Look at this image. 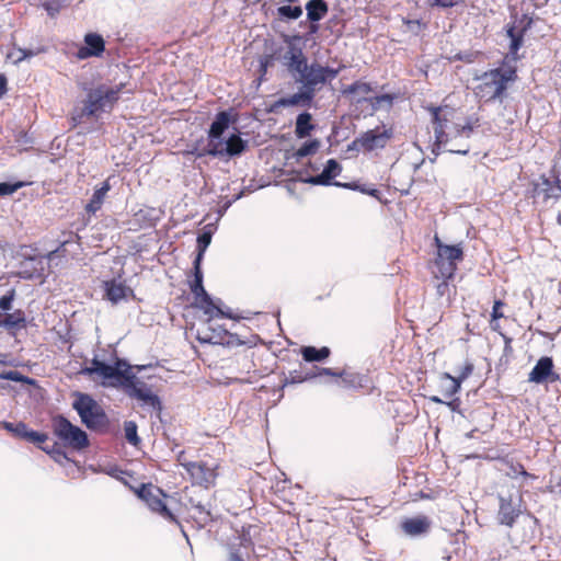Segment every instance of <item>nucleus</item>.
Returning a JSON list of instances; mask_svg holds the SVG:
<instances>
[{"mask_svg": "<svg viewBox=\"0 0 561 561\" xmlns=\"http://www.w3.org/2000/svg\"><path fill=\"white\" fill-rule=\"evenodd\" d=\"M234 121L229 111L217 113L207 131V144L196 142L190 153L196 158H233L242 154L248 148V140L241 137L237 128L229 130Z\"/></svg>", "mask_w": 561, "mask_h": 561, "instance_id": "f257e3e1", "label": "nucleus"}, {"mask_svg": "<svg viewBox=\"0 0 561 561\" xmlns=\"http://www.w3.org/2000/svg\"><path fill=\"white\" fill-rule=\"evenodd\" d=\"M480 83L474 88V95L485 103L503 102L510 83L517 80L516 66L508 64L504 57L500 67L484 71L476 77Z\"/></svg>", "mask_w": 561, "mask_h": 561, "instance_id": "f03ea898", "label": "nucleus"}, {"mask_svg": "<svg viewBox=\"0 0 561 561\" xmlns=\"http://www.w3.org/2000/svg\"><path fill=\"white\" fill-rule=\"evenodd\" d=\"M190 289L195 298L198 300L196 307L202 309L205 314L209 317L208 320L214 317L236 319L234 314L229 308L224 310L221 299H214L204 287V274L202 271V264L193 263V280L190 283Z\"/></svg>", "mask_w": 561, "mask_h": 561, "instance_id": "7ed1b4c3", "label": "nucleus"}, {"mask_svg": "<svg viewBox=\"0 0 561 561\" xmlns=\"http://www.w3.org/2000/svg\"><path fill=\"white\" fill-rule=\"evenodd\" d=\"M72 409L80 416L81 423L90 431H99L108 424L104 409L89 393L75 392Z\"/></svg>", "mask_w": 561, "mask_h": 561, "instance_id": "20e7f679", "label": "nucleus"}, {"mask_svg": "<svg viewBox=\"0 0 561 561\" xmlns=\"http://www.w3.org/2000/svg\"><path fill=\"white\" fill-rule=\"evenodd\" d=\"M123 87V83L114 88L99 84L95 88L89 89L83 101L82 115L95 116L101 112L111 111L117 102Z\"/></svg>", "mask_w": 561, "mask_h": 561, "instance_id": "39448f33", "label": "nucleus"}, {"mask_svg": "<svg viewBox=\"0 0 561 561\" xmlns=\"http://www.w3.org/2000/svg\"><path fill=\"white\" fill-rule=\"evenodd\" d=\"M51 430L54 435L62 443L64 447L81 451L90 446L87 432L78 425L72 424L62 414L53 416Z\"/></svg>", "mask_w": 561, "mask_h": 561, "instance_id": "423d86ee", "label": "nucleus"}, {"mask_svg": "<svg viewBox=\"0 0 561 561\" xmlns=\"http://www.w3.org/2000/svg\"><path fill=\"white\" fill-rule=\"evenodd\" d=\"M550 176L542 174L534 183L533 197L537 203H548L561 197V170L552 169Z\"/></svg>", "mask_w": 561, "mask_h": 561, "instance_id": "0eeeda50", "label": "nucleus"}, {"mask_svg": "<svg viewBox=\"0 0 561 561\" xmlns=\"http://www.w3.org/2000/svg\"><path fill=\"white\" fill-rule=\"evenodd\" d=\"M283 41L287 44V50L282 58L283 65L290 76H301V72L307 70L308 58L304 54L300 43L294 42L290 35H285Z\"/></svg>", "mask_w": 561, "mask_h": 561, "instance_id": "6e6552de", "label": "nucleus"}, {"mask_svg": "<svg viewBox=\"0 0 561 561\" xmlns=\"http://www.w3.org/2000/svg\"><path fill=\"white\" fill-rule=\"evenodd\" d=\"M104 379L112 380L113 386L122 387L125 393L139 380L131 371V366L123 358H116L114 364L108 365Z\"/></svg>", "mask_w": 561, "mask_h": 561, "instance_id": "1a4fd4ad", "label": "nucleus"}, {"mask_svg": "<svg viewBox=\"0 0 561 561\" xmlns=\"http://www.w3.org/2000/svg\"><path fill=\"white\" fill-rule=\"evenodd\" d=\"M342 172V165L336 159H329L320 174L310 175L307 169H301L297 172L298 180L302 183L311 185L329 186L334 185L337 181L334 179Z\"/></svg>", "mask_w": 561, "mask_h": 561, "instance_id": "9d476101", "label": "nucleus"}, {"mask_svg": "<svg viewBox=\"0 0 561 561\" xmlns=\"http://www.w3.org/2000/svg\"><path fill=\"white\" fill-rule=\"evenodd\" d=\"M290 77L296 83L300 84L299 90L290 95L280 98L276 104L284 107H310L317 94L316 89L302 79L301 76Z\"/></svg>", "mask_w": 561, "mask_h": 561, "instance_id": "9b49d317", "label": "nucleus"}, {"mask_svg": "<svg viewBox=\"0 0 561 561\" xmlns=\"http://www.w3.org/2000/svg\"><path fill=\"white\" fill-rule=\"evenodd\" d=\"M340 68H332L330 66H322L314 61L308 64L307 70L301 72V78L305 79L318 92L319 85H324L333 81L340 73Z\"/></svg>", "mask_w": 561, "mask_h": 561, "instance_id": "f8f14e48", "label": "nucleus"}, {"mask_svg": "<svg viewBox=\"0 0 561 561\" xmlns=\"http://www.w3.org/2000/svg\"><path fill=\"white\" fill-rule=\"evenodd\" d=\"M181 465L190 474L193 484H197L206 489L215 484L217 478V467L215 465H208L204 461H188Z\"/></svg>", "mask_w": 561, "mask_h": 561, "instance_id": "ddd939ff", "label": "nucleus"}, {"mask_svg": "<svg viewBox=\"0 0 561 561\" xmlns=\"http://www.w3.org/2000/svg\"><path fill=\"white\" fill-rule=\"evenodd\" d=\"M499 511H497V522L501 525H504L508 528H512L516 519L522 514V499L514 500L512 495L504 496L499 495Z\"/></svg>", "mask_w": 561, "mask_h": 561, "instance_id": "4468645a", "label": "nucleus"}, {"mask_svg": "<svg viewBox=\"0 0 561 561\" xmlns=\"http://www.w3.org/2000/svg\"><path fill=\"white\" fill-rule=\"evenodd\" d=\"M393 137V129L391 127L380 130L379 127L369 129L360 134L362 149L371 152L376 149L386 148L388 141Z\"/></svg>", "mask_w": 561, "mask_h": 561, "instance_id": "2eb2a0df", "label": "nucleus"}, {"mask_svg": "<svg viewBox=\"0 0 561 561\" xmlns=\"http://www.w3.org/2000/svg\"><path fill=\"white\" fill-rule=\"evenodd\" d=\"M126 396L141 401L142 407H150L153 411L161 413L162 402L158 394L153 393L148 385L140 379L127 390Z\"/></svg>", "mask_w": 561, "mask_h": 561, "instance_id": "dca6fc26", "label": "nucleus"}, {"mask_svg": "<svg viewBox=\"0 0 561 561\" xmlns=\"http://www.w3.org/2000/svg\"><path fill=\"white\" fill-rule=\"evenodd\" d=\"M105 50V41L99 33H87L83 38V45L79 47L76 57L84 60L91 57H101Z\"/></svg>", "mask_w": 561, "mask_h": 561, "instance_id": "f3484780", "label": "nucleus"}, {"mask_svg": "<svg viewBox=\"0 0 561 561\" xmlns=\"http://www.w3.org/2000/svg\"><path fill=\"white\" fill-rule=\"evenodd\" d=\"M432 522L425 515H417L403 519L400 527L404 535L411 538L421 537L428 534Z\"/></svg>", "mask_w": 561, "mask_h": 561, "instance_id": "a211bd4d", "label": "nucleus"}, {"mask_svg": "<svg viewBox=\"0 0 561 561\" xmlns=\"http://www.w3.org/2000/svg\"><path fill=\"white\" fill-rule=\"evenodd\" d=\"M165 493L157 486V491L150 492L145 503L147 506L154 513H158L164 519L170 523L179 524L176 516L168 508L167 504L163 502L162 497H165Z\"/></svg>", "mask_w": 561, "mask_h": 561, "instance_id": "6ab92c4d", "label": "nucleus"}, {"mask_svg": "<svg viewBox=\"0 0 561 561\" xmlns=\"http://www.w3.org/2000/svg\"><path fill=\"white\" fill-rule=\"evenodd\" d=\"M105 298L113 305L126 300L128 296H134V290L123 283L111 279L104 282Z\"/></svg>", "mask_w": 561, "mask_h": 561, "instance_id": "aec40b11", "label": "nucleus"}, {"mask_svg": "<svg viewBox=\"0 0 561 561\" xmlns=\"http://www.w3.org/2000/svg\"><path fill=\"white\" fill-rule=\"evenodd\" d=\"M553 369V360L549 356L540 357L528 376V381L535 383L547 382Z\"/></svg>", "mask_w": 561, "mask_h": 561, "instance_id": "412c9836", "label": "nucleus"}, {"mask_svg": "<svg viewBox=\"0 0 561 561\" xmlns=\"http://www.w3.org/2000/svg\"><path fill=\"white\" fill-rule=\"evenodd\" d=\"M1 328L5 329L12 336L16 335V332L26 328V317L23 310L18 309L13 312H4L3 320L1 321Z\"/></svg>", "mask_w": 561, "mask_h": 561, "instance_id": "4be33fe9", "label": "nucleus"}, {"mask_svg": "<svg viewBox=\"0 0 561 561\" xmlns=\"http://www.w3.org/2000/svg\"><path fill=\"white\" fill-rule=\"evenodd\" d=\"M432 114V123L434 125V134L437 139V146L450 141V135L446 131L447 119L440 116L442 107L432 106L428 108Z\"/></svg>", "mask_w": 561, "mask_h": 561, "instance_id": "5701e85b", "label": "nucleus"}, {"mask_svg": "<svg viewBox=\"0 0 561 561\" xmlns=\"http://www.w3.org/2000/svg\"><path fill=\"white\" fill-rule=\"evenodd\" d=\"M316 127L311 113L305 111L297 115L295 121V135L298 139L308 138Z\"/></svg>", "mask_w": 561, "mask_h": 561, "instance_id": "b1692460", "label": "nucleus"}, {"mask_svg": "<svg viewBox=\"0 0 561 561\" xmlns=\"http://www.w3.org/2000/svg\"><path fill=\"white\" fill-rule=\"evenodd\" d=\"M110 190L111 184L108 179L102 182L101 185L94 190L89 203L85 205V210L88 214L94 215L98 210L101 209Z\"/></svg>", "mask_w": 561, "mask_h": 561, "instance_id": "393cba45", "label": "nucleus"}, {"mask_svg": "<svg viewBox=\"0 0 561 561\" xmlns=\"http://www.w3.org/2000/svg\"><path fill=\"white\" fill-rule=\"evenodd\" d=\"M305 9L308 22H320L329 12V4L325 0H308Z\"/></svg>", "mask_w": 561, "mask_h": 561, "instance_id": "a878e982", "label": "nucleus"}, {"mask_svg": "<svg viewBox=\"0 0 561 561\" xmlns=\"http://www.w3.org/2000/svg\"><path fill=\"white\" fill-rule=\"evenodd\" d=\"M437 244V255L444 260L456 263L461 261L463 257V251L460 244L455 245H446L440 242V240L435 238Z\"/></svg>", "mask_w": 561, "mask_h": 561, "instance_id": "bb28decb", "label": "nucleus"}, {"mask_svg": "<svg viewBox=\"0 0 561 561\" xmlns=\"http://www.w3.org/2000/svg\"><path fill=\"white\" fill-rule=\"evenodd\" d=\"M301 356L307 363L323 362L330 356V348L322 346L317 348L314 346H302L300 350Z\"/></svg>", "mask_w": 561, "mask_h": 561, "instance_id": "cd10ccee", "label": "nucleus"}, {"mask_svg": "<svg viewBox=\"0 0 561 561\" xmlns=\"http://www.w3.org/2000/svg\"><path fill=\"white\" fill-rule=\"evenodd\" d=\"M393 96L391 94L385 93L371 98L363 96L356 100L357 104L368 103L371 106V114L378 111L382 103H386L388 107L392 106Z\"/></svg>", "mask_w": 561, "mask_h": 561, "instance_id": "c85d7f7f", "label": "nucleus"}, {"mask_svg": "<svg viewBox=\"0 0 561 561\" xmlns=\"http://www.w3.org/2000/svg\"><path fill=\"white\" fill-rule=\"evenodd\" d=\"M321 141L317 138L305 141L294 153L293 158L299 162L302 158L317 153Z\"/></svg>", "mask_w": 561, "mask_h": 561, "instance_id": "c756f323", "label": "nucleus"}, {"mask_svg": "<svg viewBox=\"0 0 561 561\" xmlns=\"http://www.w3.org/2000/svg\"><path fill=\"white\" fill-rule=\"evenodd\" d=\"M213 233L210 230L204 229L196 239L197 242V253L195 255V259L193 263L202 264V261L204 259V254L206 249L209 247L211 242Z\"/></svg>", "mask_w": 561, "mask_h": 561, "instance_id": "7c9ffc66", "label": "nucleus"}, {"mask_svg": "<svg viewBox=\"0 0 561 561\" xmlns=\"http://www.w3.org/2000/svg\"><path fill=\"white\" fill-rule=\"evenodd\" d=\"M278 19L283 22H289L298 20L302 15V7L301 5H280L277 8Z\"/></svg>", "mask_w": 561, "mask_h": 561, "instance_id": "2f4dec72", "label": "nucleus"}, {"mask_svg": "<svg viewBox=\"0 0 561 561\" xmlns=\"http://www.w3.org/2000/svg\"><path fill=\"white\" fill-rule=\"evenodd\" d=\"M317 378V374L311 370L294 369L290 370L288 376L285 378L283 386L291 385V383H300L310 379Z\"/></svg>", "mask_w": 561, "mask_h": 561, "instance_id": "473e14b6", "label": "nucleus"}, {"mask_svg": "<svg viewBox=\"0 0 561 561\" xmlns=\"http://www.w3.org/2000/svg\"><path fill=\"white\" fill-rule=\"evenodd\" d=\"M108 365H110L108 363L101 360L98 357H94L91 360V366L83 367L81 369V374L87 375V376L99 375L100 377H102L104 379L107 368H108Z\"/></svg>", "mask_w": 561, "mask_h": 561, "instance_id": "72a5a7b5", "label": "nucleus"}, {"mask_svg": "<svg viewBox=\"0 0 561 561\" xmlns=\"http://www.w3.org/2000/svg\"><path fill=\"white\" fill-rule=\"evenodd\" d=\"M435 266L437 267V271L440 274L442 278L445 280L453 278L457 270L456 263L444 260L438 255L435 259Z\"/></svg>", "mask_w": 561, "mask_h": 561, "instance_id": "f704fd0d", "label": "nucleus"}, {"mask_svg": "<svg viewBox=\"0 0 561 561\" xmlns=\"http://www.w3.org/2000/svg\"><path fill=\"white\" fill-rule=\"evenodd\" d=\"M0 379L21 382L24 385L35 386L36 380L26 375H23L19 370H8L0 373Z\"/></svg>", "mask_w": 561, "mask_h": 561, "instance_id": "c9c22d12", "label": "nucleus"}, {"mask_svg": "<svg viewBox=\"0 0 561 561\" xmlns=\"http://www.w3.org/2000/svg\"><path fill=\"white\" fill-rule=\"evenodd\" d=\"M442 380H448L450 383L443 389V393L446 398L450 399L453 396L458 393L461 389V383L454 378V376L449 373H442L440 377Z\"/></svg>", "mask_w": 561, "mask_h": 561, "instance_id": "e433bc0d", "label": "nucleus"}, {"mask_svg": "<svg viewBox=\"0 0 561 561\" xmlns=\"http://www.w3.org/2000/svg\"><path fill=\"white\" fill-rule=\"evenodd\" d=\"M137 430H138V426H137L136 422L126 421L124 423L125 438L133 446H138L141 442L140 437L138 436Z\"/></svg>", "mask_w": 561, "mask_h": 561, "instance_id": "4c0bfd02", "label": "nucleus"}, {"mask_svg": "<svg viewBox=\"0 0 561 561\" xmlns=\"http://www.w3.org/2000/svg\"><path fill=\"white\" fill-rule=\"evenodd\" d=\"M39 3L50 18L57 16L65 5L64 0H39Z\"/></svg>", "mask_w": 561, "mask_h": 561, "instance_id": "58836bf2", "label": "nucleus"}, {"mask_svg": "<svg viewBox=\"0 0 561 561\" xmlns=\"http://www.w3.org/2000/svg\"><path fill=\"white\" fill-rule=\"evenodd\" d=\"M340 378L342 379V383L346 388L357 389L363 387V376L359 374L341 371Z\"/></svg>", "mask_w": 561, "mask_h": 561, "instance_id": "ea45409f", "label": "nucleus"}, {"mask_svg": "<svg viewBox=\"0 0 561 561\" xmlns=\"http://www.w3.org/2000/svg\"><path fill=\"white\" fill-rule=\"evenodd\" d=\"M335 186L352 190V191H359L360 193H364V194H367V195L374 196V197H378V195H379V191L377 188H375V187L367 188L365 185H360L355 182H350V183L336 182Z\"/></svg>", "mask_w": 561, "mask_h": 561, "instance_id": "a19ab883", "label": "nucleus"}, {"mask_svg": "<svg viewBox=\"0 0 561 561\" xmlns=\"http://www.w3.org/2000/svg\"><path fill=\"white\" fill-rule=\"evenodd\" d=\"M524 34H518L517 37L510 39L508 54L505 56L508 57L510 65H512L511 61H516L518 59L517 53L524 44Z\"/></svg>", "mask_w": 561, "mask_h": 561, "instance_id": "79ce46f5", "label": "nucleus"}, {"mask_svg": "<svg viewBox=\"0 0 561 561\" xmlns=\"http://www.w3.org/2000/svg\"><path fill=\"white\" fill-rule=\"evenodd\" d=\"M39 448L46 454H48L57 462H60L61 459H68L66 451L62 450L58 443H54L53 445L39 446Z\"/></svg>", "mask_w": 561, "mask_h": 561, "instance_id": "37998d69", "label": "nucleus"}, {"mask_svg": "<svg viewBox=\"0 0 561 561\" xmlns=\"http://www.w3.org/2000/svg\"><path fill=\"white\" fill-rule=\"evenodd\" d=\"M371 90L373 89L369 83L355 81L352 84L347 85L345 89H343L342 93L345 95L354 93L368 94L371 92Z\"/></svg>", "mask_w": 561, "mask_h": 561, "instance_id": "c03bdc74", "label": "nucleus"}, {"mask_svg": "<svg viewBox=\"0 0 561 561\" xmlns=\"http://www.w3.org/2000/svg\"><path fill=\"white\" fill-rule=\"evenodd\" d=\"M227 334H228L227 330H225L222 328H218V329L213 330L211 335L205 334L204 336H199L198 340L201 343L221 344L222 336L227 335Z\"/></svg>", "mask_w": 561, "mask_h": 561, "instance_id": "a18cd8bd", "label": "nucleus"}, {"mask_svg": "<svg viewBox=\"0 0 561 561\" xmlns=\"http://www.w3.org/2000/svg\"><path fill=\"white\" fill-rule=\"evenodd\" d=\"M25 185L24 182H0V196H8L15 193L18 190Z\"/></svg>", "mask_w": 561, "mask_h": 561, "instance_id": "49530a36", "label": "nucleus"}, {"mask_svg": "<svg viewBox=\"0 0 561 561\" xmlns=\"http://www.w3.org/2000/svg\"><path fill=\"white\" fill-rule=\"evenodd\" d=\"M478 118L469 117L463 126L456 127L457 136H466L469 138L474 129L478 126Z\"/></svg>", "mask_w": 561, "mask_h": 561, "instance_id": "de8ad7c7", "label": "nucleus"}, {"mask_svg": "<svg viewBox=\"0 0 561 561\" xmlns=\"http://www.w3.org/2000/svg\"><path fill=\"white\" fill-rule=\"evenodd\" d=\"M15 297V290L10 289L5 295L0 297V309L4 312L12 309V304Z\"/></svg>", "mask_w": 561, "mask_h": 561, "instance_id": "09e8293b", "label": "nucleus"}, {"mask_svg": "<svg viewBox=\"0 0 561 561\" xmlns=\"http://www.w3.org/2000/svg\"><path fill=\"white\" fill-rule=\"evenodd\" d=\"M157 491V486L151 483H141L137 489H135L136 495L142 500L144 502L147 500L150 492Z\"/></svg>", "mask_w": 561, "mask_h": 561, "instance_id": "8fccbe9b", "label": "nucleus"}, {"mask_svg": "<svg viewBox=\"0 0 561 561\" xmlns=\"http://www.w3.org/2000/svg\"><path fill=\"white\" fill-rule=\"evenodd\" d=\"M533 24L534 19L525 13L522 14V16L518 19L517 27L520 31V33L525 35L533 27Z\"/></svg>", "mask_w": 561, "mask_h": 561, "instance_id": "3c124183", "label": "nucleus"}, {"mask_svg": "<svg viewBox=\"0 0 561 561\" xmlns=\"http://www.w3.org/2000/svg\"><path fill=\"white\" fill-rule=\"evenodd\" d=\"M473 364L467 360L463 367L459 370L458 376H454V378L458 380L460 383H462L473 373Z\"/></svg>", "mask_w": 561, "mask_h": 561, "instance_id": "603ef678", "label": "nucleus"}, {"mask_svg": "<svg viewBox=\"0 0 561 561\" xmlns=\"http://www.w3.org/2000/svg\"><path fill=\"white\" fill-rule=\"evenodd\" d=\"M26 424L24 422H18V423H11V422H4L3 427L8 431L13 433L15 436L21 437L22 432L25 430Z\"/></svg>", "mask_w": 561, "mask_h": 561, "instance_id": "864d4df0", "label": "nucleus"}, {"mask_svg": "<svg viewBox=\"0 0 561 561\" xmlns=\"http://www.w3.org/2000/svg\"><path fill=\"white\" fill-rule=\"evenodd\" d=\"M192 507L197 511L199 515H205L204 520L211 519L210 516V510L207 505L203 504L202 502H194L191 500Z\"/></svg>", "mask_w": 561, "mask_h": 561, "instance_id": "5fc2aeb1", "label": "nucleus"}, {"mask_svg": "<svg viewBox=\"0 0 561 561\" xmlns=\"http://www.w3.org/2000/svg\"><path fill=\"white\" fill-rule=\"evenodd\" d=\"M463 1L465 0H430V4L432 7L448 9V8L455 7Z\"/></svg>", "mask_w": 561, "mask_h": 561, "instance_id": "6e6d98bb", "label": "nucleus"}, {"mask_svg": "<svg viewBox=\"0 0 561 561\" xmlns=\"http://www.w3.org/2000/svg\"><path fill=\"white\" fill-rule=\"evenodd\" d=\"M273 61V58L272 56H263L261 59H260V71H261V77L259 78V82H257V85H260L264 75L266 73L267 71V68L268 66H271Z\"/></svg>", "mask_w": 561, "mask_h": 561, "instance_id": "4d7b16f0", "label": "nucleus"}, {"mask_svg": "<svg viewBox=\"0 0 561 561\" xmlns=\"http://www.w3.org/2000/svg\"><path fill=\"white\" fill-rule=\"evenodd\" d=\"M317 374V377L320 376H332V377H340L341 371H335L332 368L327 367H313L311 368Z\"/></svg>", "mask_w": 561, "mask_h": 561, "instance_id": "13d9d810", "label": "nucleus"}, {"mask_svg": "<svg viewBox=\"0 0 561 561\" xmlns=\"http://www.w3.org/2000/svg\"><path fill=\"white\" fill-rule=\"evenodd\" d=\"M504 306V302L502 300H495L493 304L491 318L492 321L499 320L504 317L503 312L501 311V308Z\"/></svg>", "mask_w": 561, "mask_h": 561, "instance_id": "bf43d9fd", "label": "nucleus"}, {"mask_svg": "<svg viewBox=\"0 0 561 561\" xmlns=\"http://www.w3.org/2000/svg\"><path fill=\"white\" fill-rule=\"evenodd\" d=\"M19 56L15 58L14 62L19 64L22 60H25L27 58H31L36 55V51L27 48H19L18 49Z\"/></svg>", "mask_w": 561, "mask_h": 561, "instance_id": "052dcab7", "label": "nucleus"}, {"mask_svg": "<svg viewBox=\"0 0 561 561\" xmlns=\"http://www.w3.org/2000/svg\"><path fill=\"white\" fill-rule=\"evenodd\" d=\"M455 59L465 61L467 64H472L476 59V54L469 53V51H465V53L460 51L455 56Z\"/></svg>", "mask_w": 561, "mask_h": 561, "instance_id": "680f3d73", "label": "nucleus"}, {"mask_svg": "<svg viewBox=\"0 0 561 561\" xmlns=\"http://www.w3.org/2000/svg\"><path fill=\"white\" fill-rule=\"evenodd\" d=\"M313 34L309 33V32H306L304 34H293L290 35V38H293L294 42H299L300 44L304 43H308L309 41H311L313 38Z\"/></svg>", "mask_w": 561, "mask_h": 561, "instance_id": "e2e57ef3", "label": "nucleus"}, {"mask_svg": "<svg viewBox=\"0 0 561 561\" xmlns=\"http://www.w3.org/2000/svg\"><path fill=\"white\" fill-rule=\"evenodd\" d=\"M506 36L510 39H513L514 37H517L518 34H522L520 31H517L516 22L510 23L505 26Z\"/></svg>", "mask_w": 561, "mask_h": 561, "instance_id": "0e129e2a", "label": "nucleus"}, {"mask_svg": "<svg viewBox=\"0 0 561 561\" xmlns=\"http://www.w3.org/2000/svg\"><path fill=\"white\" fill-rule=\"evenodd\" d=\"M227 561H245L240 549L231 548Z\"/></svg>", "mask_w": 561, "mask_h": 561, "instance_id": "69168bd1", "label": "nucleus"}, {"mask_svg": "<svg viewBox=\"0 0 561 561\" xmlns=\"http://www.w3.org/2000/svg\"><path fill=\"white\" fill-rule=\"evenodd\" d=\"M37 433V431L31 430L26 425L25 430L22 432L21 438H24L25 440L33 443Z\"/></svg>", "mask_w": 561, "mask_h": 561, "instance_id": "338daca9", "label": "nucleus"}, {"mask_svg": "<svg viewBox=\"0 0 561 561\" xmlns=\"http://www.w3.org/2000/svg\"><path fill=\"white\" fill-rule=\"evenodd\" d=\"M460 399L455 398L451 399L450 401H445L444 404H446L450 409V411L460 413Z\"/></svg>", "mask_w": 561, "mask_h": 561, "instance_id": "774afa93", "label": "nucleus"}]
</instances>
